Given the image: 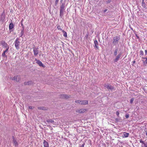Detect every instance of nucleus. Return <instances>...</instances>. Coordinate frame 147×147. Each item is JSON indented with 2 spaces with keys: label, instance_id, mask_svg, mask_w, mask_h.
Returning a JSON list of instances; mask_svg holds the SVG:
<instances>
[{
  "label": "nucleus",
  "instance_id": "1",
  "mask_svg": "<svg viewBox=\"0 0 147 147\" xmlns=\"http://www.w3.org/2000/svg\"><path fill=\"white\" fill-rule=\"evenodd\" d=\"M15 46L17 50L19 49L20 46V42L19 39L17 38L14 42Z\"/></svg>",
  "mask_w": 147,
  "mask_h": 147
},
{
  "label": "nucleus",
  "instance_id": "2",
  "mask_svg": "<svg viewBox=\"0 0 147 147\" xmlns=\"http://www.w3.org/2000/svg\"><path fill=\"white\" fill-rule=\"evenodd\" d=\"M119 38V37L118 36H116L114 37L113 40V44L114 45H116L118 43Z\"/></svg>",
  "mask_w": 147,
  "mask_h": 147
},
{
  "label": "nucleus",
  "instance_id": "3",
  "mask_svg": "<svg viewBox=\"0 0 147 147\" xmlns=\"http://www.w3.org/2000/svg\"><path fill=\"white\" fill-rule=\"evenodd\" d=\"M88 111L87 109H78L76 111V113H83Z\"/></svg>",
  "mask_w": 147,
  "mask_h": 147
},
{
  "label": "nucleus",
  "instance_id": "4",
  "mask_svg": "<svg viewBox=\"0 0 147 147\" xmlns=\"http://www.w3.org/2000/svg\"><path fill=\"white\" fill-rule=\"evenodd\" d=\"M12 80H16L17 82H19L20 80V76H15L11 78Z\"/></svg>",
  "mask_w": 147,
  "mask_h": 147
},
{
  "label": "nucleus",
  "instance_id": "5",
  "mask_svg": "<svg viewBox=\"0 0 147 147\" xmlns=\"http://www.w3.org/2000/svg\"><path fill=\"white\" fill-rule=\"evenodd\" d=\"M104 87L108 89L111 90L114 89V87L110 84H105Z\"/></svg>",
  "mask_w": 147,
  "mask_h": 147
},
{
  "label": "nucleus",
  "instance_id": "6",
  "mask_svg": "<svg viewBox=\"0 0 147 147\" xmlns=\"http://www.w3.org/2000/svg\"><path fill=\"white\" fill-rule=\"evenodd\" d=\"M12 138L13 139V144L15 146H18V142L17 141L16 139L14 138V137L13 136V137Z\"/></svg>",
  "mask_w": 147,
  "mask_h": 147
},
{
  "label": "nucleus",
  "instance_id": "7",
  "mask_svg": "<svg viewBox=\"0 0 147 147\" xmlns=\"http://www.w3.org/2000/svg\"><path fill=\"white\" fill-rule=\"evenodd\" d=\"M2 45L3 47L6 48V49L5 50L8 51L9 48L8 45L5 42H4L3 44H2Z\"/></svg>",
  "mask_w": 147,
  "mask_h": 147
},
{
  "label": "nucleus",
  "instance_id": "8",
  "mask_svg": "<svg viewBox=\"0 0 147 147\" xmlns=\"http://www.w3.org/2000/svg\"><path fill=\"white\" fill-rule=\"evenodd\" d=\"M94 47L97 49H98L99 47L98 46V43L97 40H94Z\"/></svg>",
  "mask_w": 147,
  "mask_h": 147
},
{
  "label": "nucleus",
  "instance_id": "9",
  "mask_svg": "<svg viewBox=\"0 0 147 147\" xmlns=\"http://www.w3.org/2000/svg\"><path fill=\"white\" fill-rule=\"evenodd\" d=\"M33 52L34 55L35 56H36L38 53V48H35L34 49Z\"/></svg>",
  "mask_w": 147,
  "mask_h": 147
},
{
  "label": "nucleus",
  "instance_id": "10",
  "mask_svg": "<svg viewBox=\"0 0 147 147\" xmlns=\"http://www.w3.org/2000/svg\"><path fill=\"white\" fill-rule=\"evenodd\" d=\"M43 144L44 147H49V144L48 142L45 140L43 141Z\"/></svg>",
  "mask_w": 147,
  "mask_h": 147
},
{
  "label": "nucleus",
  "instance_id": "11",
  "mask_svg": "<svg viewBox=\"0 0 147 147\" xmlns=\"http://www.w3.org/2000/svg\"><path fill=\"white\" fill-rule=\"evenodd\" d=\"M88 103V101L87 100H81V105H87Z\"/></svg>",
  "mask_w": 147,
  "mask_h": 147
},
{
  "label": "nucleus",
  "instance_id": "12",
  "mask_svg": "<svg viewBox=\"0 0 147 147\" xmlns=\"http://www.w3.org/2000/svg\"><path fill=\"white\" fill-rule=\"evenodd\" d=\"M69 96H68V95L65 94H62L61 95V97L63 98L67 99L69 98Z\"/></svg>",
  "mask_w": 147,
  "mask_h": 147
},
{
  "label": "nucleus",
  "instance_id": "13",
  "mask_svg": "<svg viewBox=\"0 0 147 147\" xmlns=\"http://www.w3.org/2000/svg\"><path fill=\"white\" fill-rule=\"evenodd\" d=\"M121 54H119L116 57V58L114 60L115 62H117L121 56Z\"/></svg>",
  "mask_w": 147,
  "mask_h": 147
},
{
  "label": "nucleus",
  "instance_id": "14",
  "mask_svg": "<svg viewBox=\"0 0 147 147\" xmlns=\"http://www.w3.org/2000/svg\"><path fill=\"white\" fill-rule=\"evenodd\" d=\"M35 60H36V61H37L36 63L38 64L40 66H43V64H42V63L41 62L40 60H36V59Z\"/></svg>",
  "mask_w": 147,
  "mask_h": 147
},
{
  "label": "nucleus",
  "instance_id": "15",
  "mask_svg": "<svg viewBox=\"0 0 147 147\" xmlns=\"http://www.w3.org/2000/svg\"><path fill=\"white\" fill-rule=\"evenodd\" d=\"M14 27V25L13 23H11L9 25V29L10 30L12 29Z\"/></svg>",
  "mask_w": 147,
  "mask_h": 147
},
{
  "label": "nucleus",
  "instance_id": "16",
  "mask_svg": "<svg viewBox=\"0 0 147 147\" xmlns=\"http://www.w3.org/2000/svg\"><path fill=\"white\" fill-rule=\"evenodd\" d=\"M64 8H65L64 4L63 3H62L60 9V10H62V11H63V10L64 9Z\"/></svg>",
  "mask_w": 147,
  "mask_h": 147
},
{
  "label": "nucleus",
  "instance_id": "17",
  "mask_svg": "<svg viewBox=\"0 0 147 147\" xmlns=\"http://www.w3.org/2000/svg\"><path fill=\"white\" fill-rule=\"evenodd\" d=\"M32 81H29L24 83L25 85H31L32 84Z\"/></svg>",
  "mask_w": 147,
  "mask_h": 147
},
{
  "label": "nucleus",
  "instance_id": "18",
  "mask_svg": "<svg viewBox=\"0 0 147 147\" xmlns=\"http://www.w3.org/2000/svg\"><path fill=\"white\" fill-rule=\"evenodd\" d=\"M140 143H142V144H143L144 145V147H143V146L142 145V147H147V145L146 144H145L144 143V141H142V140H140Z\"/></svg>",
  "mask_w": 147,
  "mask_h": 147
},
{
  "label": "nucleus",
  "instance_id": "19",
  "mask_svg": "<svg viewBox=\"0 0 147 147\" xmlns=\"http://www.w3.org/2000/svg\"><path fill=\"white\" fill-rule=\"evenodd\" d=\"M129 134L128 133H126L125 132L123 133V137L127 138L129 136Z\"/></svg>",
  "mask_w": 147,
  "mask_h": 147
},
{
  "label": "nucleus",
  "instance_id": "20",
  "mask_svg": "<svg viewBox=\"0 0 147 147\" xmlns=\"http://www.w3.org/2000/svg\"><path fill=\"white\" fill-rule=\"evenodd\" d=\"M8 51L5 50L3 53H2V57H7V56L6 55L5 53L7 52Z\"/></svg>",
  "mask_w": 147,
  "mask_h": 147
},
{
  "label": "nucleus",
  "instance_id": "21",
  "mask_svg": "<svg viewBox=\"0 0 147 147\" xmlns=\"http://www.w3.org/2000/svg\"><path fill=\"white\" fill-rule=\"evenodd\" d=\"M62 32L64 33L63 36L65 37H67V33L66 32L64 31V30H62Z\"/></svg>",
  "mask_w": 147,
  "mask_h": 147
},
{
  "label": "nucleus",
  "instance_id": "22",
  "mask_svg": "<svg viewBox=\"0 0 147 147\" xmlns=\"http://www.w3.org/2000/svg\"><path fill=\"white\" fill-rule=\"evenodd\" d=\"M75 102L78 104H81V100H76L75 101Z\"/></svg>",
  "mask_w": 147,
  "mask_h": 147
},
{
  "label": "nucleus",
  "instance_id": "23",
  "mask_svg": "<svg viewBox=\"0 0 147 147\" xmlns=\"http://www.w3.org/2000/svg\"><path fill=\"white\" fill-rule=\"evenodd\" d=\"M38 109L40 110H45L46 109L44 107H38Z\"/></svg>",
  "mask_w": 147,
  "mask_h": 147
},
{
  "label": "nucleus",
  "instance_id": "24",
  "mask_svg": "<svg viewBox=\"0 0 147 147\" xmlns=\"http://www.w3.org/2000/svg\"><path fill=\"white\" fill-rule=\"evenodd\" d=\"M63 11L60 10V16L61 17H62L63 15Z\"/></svg>",
  "mask_w": 147,
  "mask_h": 147
},
{
  "label": "nucleus",
  "instance_id": "25",
  "mask_svg": "<svg viewBox=\"0 0 147 147\" xmlns=\"http://www.w3.org/2000/svg\"><path fill=\"white\" fill-rule=\"evenodd\" d=\"M117 51H118V50H117V49H116L115 50V51H114V55L115 56H116V55H117Z\"/></svg>",
  "mask_w": 147,
  "mask_h": 147
},
{
  "label": "nucleus",
  "instance_id": "26",
  "mask_svg": "<svg viewBox=\"0 0 147 147\" xmlns=\"http://www.w3.org/2000/svg\"><path fill=\"white\" fill-rule=\"evenodd\" d=\"M143 59H146V60L143 61V62L144 63H146V64H147V57H142V58Z\"/></svg>",
  "mask_w": 147,
  "mask_h": 147
},
{
  "label": "nucleus",
  "instance_id": "27",
  "mask_svg": "<svg viewBox=\"0 0 147 147\" xmlns=\"http://www.w3.org/2000/svg\"><path fill=\"white\" fill-rule=\"evenodd\" d=\"M24 33V31L23 30H22L20 33V37H22Z\"/></svg>",
  "mask_w": 147,
  "mask_h": 147
},
{
  "label": "nucleus",
  "instance_id": "28",
  "mask_svg": "<svg viewBox=\"0 0 147 147\" xmlns=\"http://www.w3.org/2000/svg\"><path fill=\"white\" fill-rule=\"evenodd\" d=\"M57 28L58 30H61L62 31V30H63L62 29H61L60 26H57Z\"/></svg>",
  "mask_w": 147,
  "mask_h": 147
},
{
  "label": "nucleus",
  "instance_id": "29",
  "mask_svg": "<svg viewBox=\"0 0 147 147\" xmlns=\"http://www.w3.org/2000/svg\"><path fill=\"white\" fill-rule=\"evenodd\" d=\"M142 6L143 7H145V3L144 2V1H142Z\"/></svg>",
  "mask_w": 147,
  "mask_h": 147
},
{
  "label": "nucleus",
  "instance_id": "30",
  "mask_svg": "<svg viewBox=\"0 0 147 147\" xmlns=\"http://www.w3.org/2000/svg\"><path fill=\"white\" fill-rule=\"evenodd\" d=\"M134 100V98H132L130 100V102L131 104L132 103Z\"/></svg>",
  "mask_w": 147,
  "mask_h": 147
},
{
  "label": "nucleus",
  "instance_id": "31",
  "mask_svg": "<svg viewBox=\"0 0 147 147\" xmlns=\"http://www.w3.org/2000/svg\"><path fill=\"white\" fill-rule=\"evenodd\" d=\"M140 54L141 55H142L143 56L144 55V52L142 51L141 50L140 51Z\"/></svg>",
  "mask_w": 147,
  "mask_h": 147
},
{
  "label": "nucleus",
  "instance_id": "32",
  "mask_svg": "<svg viewBox=\"0 0 147 147\" xmlns=\"http://www.w3.org/2000/svg\"><path fill=\"white\" fill-rule=\"evenodd\" d=\"M116 114L118 117L119 116V113L118 111H117L116 112Z\"/></svg>",
  "mask_w": 147,
  "mask_h": 147
},
{
  "label": "nucleus",
  "instance_id": "33",
  "mask_svg": "<svg viewBox=\"0 0 147 147\" xmlns=\"http://www.w3.org/2000/svg\"><path fill=\"white\" fill-rule=\"evenodd\" d=\"M129 117V115L128 114H126L125 115V117L126 118H127Z\"/></svg>",
  "mask_w": 147,
  "mask_h": 147
},
{
  "label": "nucleus",
  "instance_id": "34",
  "mask_svg": "<svg viewBox=\"0 0 147 147\" xmlns=\"http://www.w3.org/2000/svg\"><path fill=\"white\" fill-rule=\"evenodd\" d=\"M84 145H85V144L84 143H83V144H82L80 147H84Z\"/></svg>",
  "mask_w": 147,
  "mask_h": 147
},
{
  "label": "nucleus",
  "instance_id": "35",
  "mask_svg": "<svg viewBox=\"0 0 147 147\" xmlns=\"http://www.w3.org/2000/svg\"><path fill=\"white\" fill-rule=\"evenodd\" d=\"M59 1V0H55V3L57 4L58 3Z\"/></svg>",
  "mask_w": 147,
  "mask_h": 147
},
{
  "label": "nucleus",
  "instance_id": "36",
  "mask_svg": "<svg viewBox=\"0 0 147 147\" xmlns=\"http://www.w3.org/2000/svg\"><path fill=\"white\" fill-rule=\"evenodd\" d=\"M23 20V19H22V21ZM21 26L23 27H24V25H23V24L22 23V21L21 22Z\"/></svg>",
  "mask_w": 147,
  "mask_h": 147
},
{
  "label": "nucleus",
  "instance_id": "37",
  "mask_svg": "<svg viewBox=\"0 0 147 147\" xmlns=\"http://www.w3.org/2000/svg\"><path fill=\"white\" fill-rule=\"evenodd\" d=\"M29 109H33L32 107V106H29Z\"/></svg>",
  "mask_w": 147,
  "mask_h": 147
},
{
  "label": "nucleus",
  "instance_id": "38",
  "mask_svg": "<svg viewBox=\"0 0 147 147\" xmlns=\"http://www.w3.org/2000/svg\"><path fill=\"white\" fill-rule=\"evenodd\" d=\"M145 55L147 54V50H146L145 51Z\"/></svg>",
  "mask_w": 147,
  "mask_h": 147
},
{
  "label": "nucleus",
  "instance_id": "39",
  "mask_svg": "<svg viewBox=\"0 0 147 147\" xmlns=\"http://www.w3.org/2000/svg\"><path fill=\"white\" fill-rule=\"evenodd\" d=\"M132 62L133 63H135L136 62V61H133Z\"/></svg>",
  "mask_w": 147,
  "mask_h": 147
},
{
  "label": "nucleus",
  "instance_id": "40",
  "mask_svg": "<svg viewBox=\"0 0 147 147\" xmlns=\"http://www.w3.org/2000/svg\"><path fill=\"white\" fill-rule=\"evenodd\" d=\"M107 11V9H105V10H104V12H106V11Z\"/></svg>",
  "mask_w": 147,
  "mask_h": 147
},
{
  "label": "nucleus",
  "instance_id": "41",
  "mask_svg": "<svg viewBox=\"0 0 147 147\" xmlns=\"http://www.w3.org/2000/svg\"><path fill=\"white\" fill-rule=\"evenodd\" d=\"M146 135L147 136V132H146Z\"/></svg>",
  "mask_w": 147,
  "mask_h": 147
},
{
  "label": "nucleus",
  "instance_id": "42",
  "mask_svg": "<svg viewBox=\"0 0 147 147\" xmlns=\"http://www.w3.org/2000/svg\"><path fill=\"white\" fill-rule=\"evenodd\" d=\"M17 80H19V78H17Z\"/></svg>",
  "mask_w": 147,
  "mask_h": 147
},
{
  "label": "nucleus",
  "instance_id": "43",
  "mask_svg": "<svg viewBox=\"0 0 147 147\" xmlns=\"http://www.w3.org/2000/svg\"><path fill=\"white\" fill-rule=\"evenodd\" d=\"M3 13L2 14H1L2 16L3 15Z\"/></svg>",
  "mask_w": 147,
  "mask_h": 147
},
{
  "label": "nucleus",
  "instance_id": "44",
  "mask_svg": "<svg viewBox=\"0 0 147 147\" xmlns=\"http://www.w3.org/2000/svg\"><path fill=\"white\" fill-rule=\"evenodd\" d=\"M143 147H144V146L143 145Z\"/></svg>",
  "mask_w": 147,
  "mask_h": 147
},
{
  "label": "nucleus",
  "instance_id": "45",
  "mask_svg": "<svg viewBox=\"0 0 147 147\" xmlns=\"http://www.w3.org/2000/svg\"><path fill=\"white\" fill-rule=\"evenodd\" d=\"M143 1H144V0H143Z\"/></svg>",
  "mask_w": 147,
  "mask_h": 147
}]
</instances>
